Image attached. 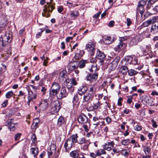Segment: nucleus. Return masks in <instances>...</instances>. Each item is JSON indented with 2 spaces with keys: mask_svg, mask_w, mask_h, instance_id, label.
Wrapping results in <instances>:
<instances>
[{
  "mask_svg": "<svg viewBox=\"0 0 158 158\" xmlns=\"http://www.w3.org/2000/svg\"><path fill=\"white\" fill-rule=\"evenodd\" d=\"M59 84L56 82H53L52 84L50 89V93L53 95H56L60 89Z\"/></svg>",
  "mask_w": 158,
  "mask_h": 158,
  "instance_id": "obj_2",
  "label": "nucleus"
},
{
  "mask_svg": "<svg viewBox=\"0 0 158 158\" xmlns=\"http://www.w3.org/2000/svg\"><path fill=\"white\" fill-rule=\"evenodd\" d=\"M88 87L86 85H82L79 87L78 89V94L80 95L84 94L88 90Z\"/></svg>",
  "mask_w": 158,
  "mask_h": 158,
  "instance_id": "obj_15",
  "label": "nucleus"
},
{
  "mask_svg": "<svg viewBox=\"0 0 158 158\" xmlns=\"http://www.w3.org/2000/svg\"><path fill=\"white\" fill-rule=\"evenodd\" d=\"M86 60H81L79 63V67L80 68H84L85 66V64L86 63Z\"/></svg>",
  "mask_w": 158,
  "mask_h": 158,
  "instance_id": "obj_48",
  "label": "nucleus"
},
{
  "mask_svg": "<svg viewBox=\"0 0 158 158\" xmlns=\"http://www.w3.org/2000/svg\"><path fill=\"white\" fill-rule=\"evenodd\" d=\"M143 150L145 155H148L151 151V149L150 147L149 146H145L144 147Z\"/></svg>",
  "mask_w": 158,
  "mask_h": 158,
  "instance_id": "obj_42",
  "label": "nucleus"
},
{
  "mask_svg": "<svg viewBox=\"0 0 158 158\" xmlns=\"http://www.w3.org/2000/svg\"><path fill=\"white\" fill-rule=\"evenodd\" d=\"M87 110L89 111H90L93 110L94 109V108L93 106H88L86 108Z\"/></svg>",
  "mask_w": 158,
  "mask_h": 158,
  "instance_id": "obj_58",
  "label": "nucleus"
},
{
  "mask_svg": "<svg viewBox=\"0 0 158 158\" xmlns=\"http://www.w3.org/2000/svg\"><path fill=\"white\" fill-rule=\"evenodd\" d=\"M86 142L85 137H82L79 138L77 143L81 145H82L84 143Z\"/></svg>",
  "mask_w": 158,
  "mask_h": 158,
  "instance_id": "obj_40",
  "label": "nucleus"
},
{
  "mask_svg": "<svg viewBox=\"0 0 158 158\" xmlns=\"http://www.w3.org/2000/svg\"><path fill=\"white\" fill-rule=\"evenodd\" d=\"M53 106L51 108V111L52 114H55L58 112L60 108V105L58 101H56L53 102Z\"/></svg>",
  "mask_w": 158,
  "mask_h": 158,
  "instance_id": "obj_5",
  "label": "nucleus"
},
{
  "mask_svg": "<svg viewBox=\"0 0 158 158\" xmlns=\"http://www.w3.org/2000/svg\"><path fill=\"white\" fill-rule=\"evenodd\" d=\"M151 24L149 22L148 20H147L146 21L143 23L141 26L142 27H146L149 25H150Z\"/></svg>",
  "mask_w": 158,
  "mask_h": 158,
  "instance_id": "obj_52",
  "label": "nucleus"
},
{
  "mask_svg": "<svg viewBox=\"0 0 158 158\" xmlns=\"http://www.w3.org/2000/svg\"><path fill=\"white\" fill-rule=\"evenodd\" d=\"M119 60H114L113 62H112V64H114V66L116 67L118 65V63L119 62Z\"/></svg>",
  "mask_w": 158,
  "mask_h": 158,
  "instance_id": "obj_61",
  "label": "nucleus"
},
{
  "mask_svg": "<svg viewBox=\"0 0 158 158\" xmlns=\"http://www.w3.org/2000/svg\"><path fill=\"white\" fill-rule=\"evenodd\" d=\"M142 102L144 105H148L152 106V103H151V98L146 95H143L142 97Z\"/></svg>",
  "mask_w": 158,
  "mask_h": 158,
  "instance_id": "obj_12",
  "label": "nucleus"
},
{
  "mask_svg": "<svg viewBox=\"0 0 158 158\" xmlns=\"http://www.w3.org/2000/svg\"><path fill=\"white\" fill-rule=\"evenodd\" d=\"M119 71L123 74V75H125L127 74L128 71V68L125 66H122L119 69Z\"/></svg>",
  "mask_w": 158,
  "mask_h": 158,
  "instance_id": "obj_23",
  "label": "nucleus"
},
{
  "mask_svg": "<svg viewBox=\"0 0 158 158\" xmlns=\"http://www.w3.org/2000/svg\"><path fill=\"white\" fill-rule=\"evenodd\" d=\"M90 143V142L88 140H86V142L84 143V144L81 147V149L83 150H86L88 148L89 146Z\"/></svg>",
  "mask_w": 158,
  "mask_h": 158,
  "instance_id": "obj_39",
  "label": "nucleus"
},
{
  "mask_svg": "<svg viewBox=\"0 0 158 158\" xmlns=\"http://www.w3.org/2000/svg\"><path fill=\"white\" fill-rule=\"evenodd\" d=\"M88 118L85 114L80 115L78 118V122L83 124L86 123L88 121Z\"/></svg>",
  "mask_w": 158,
  "mask_h": 158,
  "instance_id": "obj_13",
  "label": "nucleus"
},
{
  "mask_svg": "<svg viewBox=\"0 0 158 158\" xmlns=\"http://www.w3.org/2000/svg\"><path fill=\"white\" fill-rule=\"evenodd\" d=\"M77 85V82L75 79L72 78L66 80V85L68 89H70L72 91H73L74 88L73 85Z\"/></svg>",
  "mask_w": 158,
  "mask_h": 158,
  "instance_id": "obj_3",
  "label": "nucleus"
},
{
  "mask_svg": "<svg viewBox=\"0 0 158 158\" xmlns=\"http://www.w3.org/2000/svg\"><path fill=\"white\" fill-rule=\"evenodd\" d=\"M144 38L148 37L149 36V30L148 28H146L145 30L143 31L141 33Z\"/></svg>",
  "mask_w": 158,
  "mask_h": 158,
  "instance_id": "obj_38",
  "label": "nucleus"
},
{
  "mask_svg": "<svg viewBox=\"0 0 158 158\" xmlns=\"http://www.w3.org/2000/svg\"><path fill=\"white\" fill-rule=\"evenodd\" d=\"M70 69L73 70L76 69L79 65V62L76 61H74L73 62H71L69 64Z\"/></svg>",
  "mask_w": 158,
  "mask_h": 158,
  "instance_id": "obj_20",
  "label": "nucleus"
},
{
  "mask_svg": "<svg viewBox=\"0 0 158 158\" xmlns=\"http://www.w3.org/2000/svg\"><path fill=\"white\" fill-rule=\"evenodd\" d=\"M70 142V140L69 139H68L66 140V142L64 144V147L66 151H67L68 150H69L68 148L67 149V148L68 147L69 143Z\"/></svg>",
  "mask_w": 158,
  "mask_h": 158,
  "instance_id": "obj_51",
  "label": "nucleus"
},
{
  "mask_svg": "<svg viewBox=\"0 0 158 158\" xmlns=\"http://www.w3.org/2000/svg\"><path fill=\"white\" fill-rule=\"evenodd\" d=\"M47 4L45 5L44 6V9L43 10L44 12L42 13V16L45 17H48L50 16V15L49 13L50 11L52 12L53 10L54 9V7L51 6V10L50 11V5L49 2L47 3Z\"/></svg>",
  "mask_w": 158,
  "mask_h": 158,
  "instance_id": "obj_4",
  "label": "nucleus"
},
{
  "mask_svg": "<svg viewBox=\"0 0 158 158\" xmlns=\"http://www.w3.org/2000/svg\"><path fill=\"white\" fill-rule=\"evenodd\" d=\"M147 1H148V0H147V1H144V0L140 1L139 2V5L144 6L146 4Z\"/></svg>",
  "mask_w": 158,
  "mask_h": 158,
  "instance_id": "obj_56",
  "label": "nucleus"
},
{
  "mask_svg": "<svg viewBox=\"0 0 158 158\" xmlns=\"http://www.w3.org/2000/svg\"><path fill=\"white\" fill-rule=\"evenodd\" d=\"M66 121L64 117L61 116L58 118L57 121V125L58 127H60L64 124L65 123Z\"/></svg>",
  "mask_w": 158,
  "mask_h": 158,
  "instance_id": "obj_27",
  "label": "nucleus"
},
{
  "mask_svg": "<svg viewBox=\"0 0 158 158\" xmlns=\"http://www.w3.org/2000/svg\"><path fill=\"white\" fill-rule=\"evenodd\" d=\"M153 10L154 11V13L156 12H158V5L155 6L154 8H152Z\"/></svg>",
  "mask_w": 158,
  "mask_h": 158,
  "instance_id": "obj_64",
  "label": "nucleus"
},
{
  "mask_svg": "<svg viewBox=\"0 0 158 158\" xmlns=\"http://www.w3.org/2000/svg\"><path fill=\"white\" fill-rule=\"evenodd\" d=\"M79 155L78 150H77L73 151L69 153L70 156L72 158H78Z\"/></svg>",
  "mask_w": 158,
  "mask_h": 158,
  "instance_id": "obj_30",
  "label": "nucleus"
},
{
  "mask_svg": "<svg viewBox=\"0 0 158 158\" xmlns=\"http://www.w3.org/2000/svg\"><path fill=\"white\" fill-rule=\"evenodd\" d=\"M7 123L9 125L8 128L10 131H14L15 130V124L11 121V120L7 121Z\"/></svg>",
  "mask_w": 158,
  "mask_h": 158,
  "instance_id": "obj_33",
  "label": "nucleus"
},
{
  "mask_svg": "<svg viewBox=\"0 0 158 158\" xmlns=\"http://www.w3.org/2000/svg\"><path fill=\"white\" fill-rule=\"evenodd\" d=\"M78 136L77 134H73L71 136V139L72 140V143L71 144L70 146L68 148L69 149H70L72 147L73 144L77 143L78 142L77 138Z\"/></svg>",
  "mask_w": 158,
  "mask_h": 158,
  "instance_id": "obj_19",
  "label": "nucleus"
},
{
  "mask_svg": "<svg viewBox=\"0 0 158 158\" xmlns=\"http://www.w3.org/2000/svg\"><path fill=\"white\" fill-rule=\"evenodd\" d=\"M7 24V21L5 19H1L0 22V27L3 28Z\"/></svg>",
  "mask_w": 158,
  "mask_h": 158,
  "instance_id": "obj_44",
  "label": "nucleus"
},
{
  "mask_svg": "<svg viewBox=\"0 0 158 158\" xmlns=\"http://www.w3.org/2000/svg\"><path fill=\"white\" fill-rule=\"evenodd\" d=\"M114 145V143L113 141L107 142L102 145V147L104 149L110 151L112 150V148H113Z\"/></svg>",
  "mask_w": 158,
  "mask_h": 158,
  "instance_id": "obj_10",
  "label": "nucleus"
},
{
  "mask_svg": "<svg viewBox=\"0 0 158 158\" xmlns=\"http://www.w3.org/2000/svg\"><path fill=\"white\" fill-rule=\"evenodd\" d=\"M128 74L130 76H134L137 73V72L132 69H128Z\"/></svg>",
  "mask_w": 158,
  "mask_h": 158,
  "instance_id": "obj_46",
  "label": "nucleus"
},
{
  "mask_svg": "<svg viewBox=\"0 0 158 158\" xmlns=\"http://www.w3.org/2000/svg\"><path fill=\"white\" fill-rule=\"evenodd\" d=\"M147 9V11L143 15L144 17V19H145L146 18L148 17L149 16L154 14V11L152 9H151L150 8L149 9Z\"/></svg>",
  "mask_w": 158,
  "mask_h": 158,
  "instance_id": "obj_26",
  "label": "nucleus"
},
{
  "mask_svg": "<svg viewBox=\"0 0 158 158\" xmlns=\"http://www.w3.org/2000/svg\"><path fill=\"white\" fill-rule=\"evenodd\" d=\"M96 55V57L98 59H103L105 58V55L98 49Z\"/></svg>",
  "mask_w": 158,
  "mask_h": 158,
  "instance_id": "obj_25",
  "label": "nucleus"
},
{
  "mask_svg": "<svg viewBox=\"0 0 158 158\" xmlns=\"http://www.w3.org/2000/svg\"><path fill=\"white\" fill-rule=\"evenodd\" d=\"M142 127L141 126L136 125L135 127V130L137 131H139L141 130Z\"/></svg>",
  "mask_w": 158,
  "mask_h": 158,
  "instance_id": "obj_59",
  "label": "nucleus"
},
{
  "mask_svg": "<svg viewBox=\"0 0 158 158\" xmlns=\"http://www.w3.org/2000/svg\"><path fill=\"white\" fill-rule=\"evenodd\" d=\"M8 103V100L7 99L5 100L4 102L2 103V107L4 108L7 105Z\"/></svg>",
  "mask_w": 158,
  "mask_h": 158,
  "instance_id": "obj_57",
  "label": "nucleus"
},
{
  "mask_svg": "<svg viewBox=\"0 0 158 158\" xmlns=\"http://www.w3.org/2000/svg\"><path fill=\"white\" fill-rule=\"evenodd\" d=\"M126 44L123 42V41H120L119 44L117 46L114 48V50L115 51L119 52L120 49L122 48H125L126 47Z\"/></svg>",
  "mask_w": 158,
  "mask_h": 158,
  "instance_id": "obj_17",
  "label": "nucleus"
},
{
  "mask_svg": "<svg viewBox=\"0 0 158 158\" xmlns=\"http://www.w3.org/2000/svg\"><path fill=\"white\" fill-rule=\"evenodd\" d=\"M130 143V140L129 139L122 140L121 141V143L124 146L128 145Z\"/></svg>",
  "mask_w": 158,
  "mask_h": 158,
  "instance_id": "obj_43",
  "label": "nucleus"
},
{
  "mask_svg": "<svg viewBox=\"0 0 158 158\" xmlns=\"http://www.w3.org/2000/svg\"><path fill=\"white\" fill-rule=\"evenodd\" d=\"M93 104L94 109L96 110L99 108L101 105L99 99L97 98H96L95 100L94 101Z\"/></svg>",
  "mask_w": 158,
  "mask_h": 158,
  "instance_id": "obj_29",
  "label": "nucleus"
},
{
  "mask_svg": "<svg viewBox=\"0 0 158 158\" xmlns=\"http://www.w3.org/2000/svg\"><path fill=\"white\" fill-rule=\"evenodd\" d=\"M122 148L118 147V146H116L115 147H114L112 149V152H111V154L113 156L114 154L119 153L120 151L123 150Z\"/></svg>",
  "mask_w": 158,
  "mask_h": 158,
  "instance_id": "obj_31",
  "label": "nucleus"
},
{
  "mask_svg": "<svg viewBox=\"0 0 158 158\" xmlns=\"http://www.w3.org/2000/svg\"><path fill=\"white\" fill-rule=\"evenodd\" d=\"M97 60H90L91 62H93L94 63L91 66V68L89 69V71L91 72H93L97 69V65L95 63L96 62Z\"/></svg>",
  "mask_w": 158,
  "mask_h": 158,
  "instance_id": "obj_32",
  "label": "nucleus"
},
{
  "mask_svg": "<svg viewBox=\"0 0 158 158\" xmlns=\"http://www.w3.org/2000/svg\"><path fill=\"white\" fill-rule=\"evenodd\" d=\"M114 39L115 38L114 37L111 38L110 36H107L103 38V41L106 44H110L113 42Z\"/></svg>",
  "mask_w": 158,
  "mask_h": 158,
  "instance_id": "obj_16",
  "label": "nucleus"
},
{
  "mask_svg": "<svg viewBox=\"0 0 158 158\" xmlns=\"http://www.w3.org/2000/svg\"><path fill=\"white\" fill-rule=\"evenodd\" d=\"M98 76V73L95 72V73L94 74H88L86 77V79L88 81H89L91 82H92L96 80Z\"/></svg>",
  "mask_w": 158,
  "mask_h": 158,
  "instance_id": "obj_7",
  "label": "nucleus"
},
{
  "mask_svg": "<svg viewBox=\"0 0 158 158\" xmlns=\"http://www.w3.org/2000/svg\"><path fill=\"white\" fill-rule=\"evenodd\" d=\"M21 134L20 133H18L15 135V140H17L19 139Z\"/></svg>",
  "mask_w": 158,
  "mask_h": 158,
  "instance_id": "obj_55",
  "label": "nucleus"
},
{
  "mask_svg": "<svg viewBox=\"0 0 158 158\" xmlns=\"http://www.w3.org/2000/svg\"><path fill=\"white\" fill-rule=\"evenodd\" d=\"M95 44L94 42L91 41L86 44V49L87 50H95Z\"/></svg>",
  "mask_w": 158,
  "mask_h": 158,
  "instance_id": "obj_24",
  "label": "nucleus"
},
{
  "mask_svg": "<svg viewBox=\"0 0 158 158\" xmlns=\"http://www.w3.org/2000/svg\"><path fill=\"white\" fill-rule=\"evenodd\" d=\"M158 0H148V2L146 9H149L151 7V6Z\"/></svg>",
  "mask_w": 158,
  "mask_h": 158,
  "instance_id": "obj_37",
  "label": "nucleus"
},
{
  "mask_svg": "<svg viewBox=\"0 0 158 158\" xmlns=\"http://www.w3.org/2000/svg\"><path fill=\"white\" fill-rule=\"evenodd\" d=\"M93 96L87 93L84 95L83 102H88L92 98Z\"/></svg>",
  "mask_w": 158,
  "mask_h": 158,
  "instance_id": "obj_35",
  "label": "nucleus"
},
{
  "mask_svg": "<svg viewBox=\"0 0 158 158\" xmlns=\"http://www.w3.org/2000/svg\"><path fill=\"white\" fill-rule=\"evenodd\" d=\"M30 151L31 154L33 155L34 157L36 156L39 152L38 148L36 147L31 148Z\"/></svg>",
  "mask_w": 158,
  "mask_h": 158,
  "instance_id": "obj_36",
  "label": "nucleus"
},
{
  "mask_svg": "<svg viewBox=\"0 0 158 158\" xmlns=\"http://www.w3.org/2000/svg\"><path fill=\"white\" fill-rule=\"evenodd\" d=\"M14 94L12 91H11L7 92L5 96L7 98H10Z\"/></svg>",
  "mask_w": 158,
  "mask_h": 158,
  "instance_id": "obj_49",
  "label": "nucleus"
},
{
  "mask_svg": "<svg viewBox=\"0 0 158 158\" xmlns=\"http://www.w3.org/2000/svg\"><path fill=\"white\" fill-rule=\"evenodd\" d=\"M39 122L40 121L38 118H37L34 119L32 124L31 127V128L33 130H35L38 127Z\"/></svg>",
  "mask_w": 158,
  "mask_h": 158,
  "instance_id": "obj_22",
  "label": "nucleus"
},
{
  "mask_svg": "<svg viewBox=\"0 0 158 158\" xmlns=\"http://www.w3.org/2000/svg\"><path fill=\"white\" fill-rule=\"evenodd\" d=\"M80 100L77 95H74L73 98L72 102L73 108L77 109L80 104Z\"/></svg>",
  "mask_w": 158,
  "mask_h": 158,
  "instance_id": "obj_8",
  "label": "nucleus"
},
{
  "mask_svg": "<svg viewBox=\"0 0 158 158\" xmlns=\"http://www.w3.org/2000/svg\"><path fill=\"white\" fill-rule=\"evenodd\" d=\"M40 31L37 33L36 34V37L37 38H39L41 36L42 33L44 31V29L43 28H40Z\"/></svg>",
  "mask_w": 158,
  "mask_h": 158,
  "instance_id": "obj_54",
  "label": "nucleus"
},
{
  "mask_svg": "<svg viewBox=\"0 0 158 158\" xmlns=\"http://www.w3.org/2000/svg\"><path fill=\"white\" fill-rule=\"evenodd\" d=\"M157 19V18L156 17L154 16L152 17V19H150L149 20H148L149 22L151 24L152 23H154L156 22V20Z\"/></svg>",
  "mask_w": 158,
  "mask_h": 158,
  "instance_id": "obj_53",
  "label": "nucleus"
},
{
  "mask_svg": "<svg viewBox=\"0 0 158 158\" xmlns=\"http://www.w3.org/2000/svg\"><path fill=\"white\" fill-rule=\"evenodd\" d=\"M133 98L132 96H129L127 99V102L128 104H130L132 101V100L133 99Z\"/></svg>",
  "mask_w": 158,
  "mask_h": 158,
  "instance_id": "obj_60",
  "label": "nucleus"
},
{
  "mask_svg": "<svg viewBox=\"0 0 158 158\" xmlns=\"http://www.w3.org/2000/svg\"><path fill=\"white\" fill-rule=\"evenodd\" d=\"M105 149H100L97 151V156H100L101 155L106 154V152L105 151Z\"/></svg>",
  "mask_w": 158,
  "mask_h": 158,
  "instance_id": "obj_41",
  "label": "nucleus"
},
{
  "mask_svg": "<svg viewBox=\"0 0 158 158\" xmlns=\"http://www.w3.org/2000/svg\"><path fill=\"white\" fill-rule=\"evenodd\" d=\"M12 40L11 34L5 33L0 37V51L9 50L10 49V43Z\"/></svg>",
  "mask_w": 158,
  "mask_h": 158,
  "instance_id": "obj_1",
  "label": "nucleus"
},
{
  "mask_svg": "<svg viewBox=\"0 0 158 158\" xmlns=\"http://www.w3.org/2000/svg\"><path fill=\"white\" fill-rule=\"evenodd\" d=\"M141 39H139L138 37L136 36L132 39V40L130 41V44L131 45H136L139 41H141Z\"/></svg>",
  "mask_w": 158,
  "mask_h": 158,
  "instance_id": "obj_34",
  "label": "nucleus"
},
{
  "mask_svg": "<svg viewBox=\"0 0 158 158\" xmlns=\"http://www.w3.org/2000/svg\"><path fill=\"white\" fill-rule=\"evenodd\" d=\"M97 156V152H96V154H95L93 152H91L90 153V156L92 158H96Z\"/></svg>",
  "mask_w": 158,
  "mask_h": 158,
  "instance_id": "obj_63",
  "label": "nucleus"
},
{
  "mask_svg": "<svg viewBox=\"0 0 158 158\" xmlns=\"http://www.w3.org/2000/svg\"><path fill=\"white\" fill-rule=\"evenodd\" d=\"M138 10H139V13L142 16L145 10L143 6L139 5Z\"/></svg>",
  "mask_w": 158,
  "mask_h": 158,
  "instance_id": "obj_47",
  "label": "nucleus"
},
{
  "mask_svg": "<svg viewBox=\"0 0 158 158\" xmlns=\"http://www.w3.org/2000/svg\"><path fill=\"white\" fill-rule=\"evenodd\" d=\"M67 76V72L65 70H63L60 73L59 78L60 80L63 81Z\"/></svg>",
  "mask_w": 158,
  "mask_h": 158,
  "instance_id": "obj_21",
  "label": "nucleus"
},
{
  "mask_svg": "<svg viewBox=\"0 0 158 158\" xmlns=\"http://www.w3.org/2000/svg\"><path fill=\"white\" fill-rule=\"evenodd\" d=\"M68 95L65 87H62L61 89L60 93L57 95L58 99H61L62 98L66 97Z\"/></svg>",
  "mask_w": 158,
  "mask_h": 158,
  "instance_id": "obj_9",
  "label": "nucleus"
},
{
  "mask_svg": "<svg viewBox=\"0 0 158 158\" xmlns=\"http://www.w3.org/2000/svg\"><path fill=\"white\" fill-rule=\"evenodd\" d=\"M28 94L27 96L28 101L27 102V105L29 106L30 102L33 99H35L36 97V94L35 92H33L30 89L28 90Z\"/></svg>",
  "mask_w": 158,
  "mask_h": 158,
  "instance_id": "obj_6",
  "label": "nucleus"
},
{
  "mask_svg": "<svg viewBox=\"0 0 158 158\" xmlns=\"http://www.w3.org/2000/svg\"><path fill=\"white\" fill-rule=\"evenodd\" d=\"M158 31V21L152 23L150 29V32L152 33H155Z\"/></svg>",
  "mask_w": 158,
  "mask_h": 158,
  "instance_id": "obj_14",
  "label": "nucleus"
},
{
  "mask_svg": "<svg viewBox=\"0 0 158 158\" xmlns=\"http://www.w3.org/2000/svg\"><path fill=\"white\" fill-rule=\"evenodd\" d=\"M96 90V86L94 84L91 85L89 89V93L88 94L93 96L95 93Z\"/></svg>",
  "mask_w": 158,
  "mask_h": 158,
  "instance_id": "obj_28",
  "label": "nucleus"
},
{
  "mask_svg": "<svg viewBox=\"0 0 158 158\" xmlns=\"http://www.w3.org/2000/svg\"><path fill=\"white\" fill-rule=\"evenodd\" d=\"M48 103L46 99L42 100L39 104L40 108L42 110H44L48 106Z\"/></svg>",
  "mask_w": 158,
  "mask_h": 158,
  "instance_id": "obj_18",
  "label": "nucleus"
},
{
  "mask_svg": "<svg viewBox=\"0 0 158 158\" xmlns=\"http://www.w3.org/2000/svg\"><path fill=\"white\" fill-rule=\"evenodd\" d=\"M93 121L94 122V124L96 126L100 124V122L98 118L94 117L93 118Z\"/></svg>",
  "mask_w": 158,
  "mask_h": 158,
  "instance_id": "obj_50",
  "label": "nucleus"
},
{
  "mask_svg": "<svg viewBox=\"0 0 158 158\" xmlns=\"http://www.w3.org/2000/svg\"><path fill=\"white\" fill-rule=\"evenodd\" d=\"M79 15V13L77 10H74L70 14V15L71 16V17L76 18Z\"/></svg>",
  "mask_w": 158,
  "mask_h": 158,
  "instance_id": "obj_45",
  "label": "nucleus"
},
{
  "mask_svg": "<svg viewBox=\"0 0 158 158\" xmlns=\"http://www.w3.org/2000/svg\"><path fill=\"white\" fill-rule=\"evenodd\" d=\"M56 146L54 144H52L51 145L49 149L48 150V155L49 157L50 156H51L52 154H53L54 157L56 155L58 154H56Z\"/></svg>",
  "mask_w": 158,
  "mask_h": 158,
  "instance_id": "obj_11",
  "label": "nucleus"
},
{
  "mask_svg": "<svg viewBox=\"0 0 158 158\" xmlns=\"http://www.w3.org/2000/svg\"><path fill=\"white\" fill-rule=\"evenodd\" d=\"M151 122L152 123V126L154 128H156L157 127L156 122L154 121L153 119L151 120Z\"/></svg>",
  "mask_w": 158,
  "mask_h": 158,
  "instance_id": "obj_62",
  "label": "nucleus"
}]
</instances>
